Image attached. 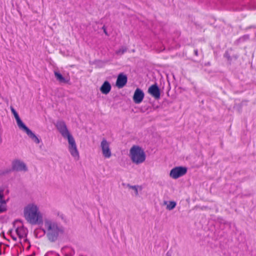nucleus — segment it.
Masks as SVG:
<instances>
[{"label":"nucleus","mask_w":256,"mask_h":256,"mask_svg":"<svg viewBox=\"0 0 256 256\" xmlns=\"http://www.w3.org/2000/svg\"><path fill=\"white\" fill-rule=\"evenodd\" d=\"M56 126L62 136L64 138H67L68 142V148L70 154L75 160H78L80 158V155L75 140L68 130L66 123L64 121H58Z\"/></svg>","instance_id":"nucleus-1"},{"label":"nucleus","mask_w":256,"mask_h":256,"mask_svg":"<svg viewBox=\"0 0 256 256\" xmlns=\"http://www.w3.org/2000/svg\"><path fill=\"white\" fill-rule=\"evenodd\" d=\"M44 225L46 229L44 232L50 242H55L58 239L59 236L64 232L63 226L53 220L45 218Z\"/></svg>","instance_id":"nucleus-2"},{"label":"nucleus","mask_w":256,"mask_h":256,"mask_svg":"<svg viewBox=\"0 0 256 256\" xmlns=\"http://www.w3.org/2000/svg\"><path fill=\"white\" fill-rule=\"evenodd\" d=\"M24 214L26 220L30 224H42V216L36 205L34 204H28L24 208Z\"/></svg>","instance_id":"nucleus-3"},{"label":"nucleus","mask_w":256,"mask_h":256,"mask_svg":"<svg viewBox=\"0 0 256 256\" xmlns=\"http://www.w3.org/2000/svg\"><path fill=\"white\" fill-rule=\"evenodd\" d=\"M130 156L132 162L136 164L142 163L146 158L144 150L138 146H134L130 148Z\"/></svg>","instance_id":"nucleus-4"},{"label":"nucleus","mask_w":256,"mask_h":256,"mask_svg":"<svg viewBox=\"0 0 256 256\" xmlns=\"http://www.w3.org/2000/svg\"><path fill=\"white\" fill-rule=\"evenodd\" d=\"M188 169L184 166H176L173 168L170 172V176L174 179H177L184 176L187 172Z\"/></svg>","instance_id":"nucleus-5"},{"label":"nucleus","mask_w":256,"mask_h":256,"mask_svg":"<svg viewBox=\"0 0 256 256\" xmlns=\"http://www.w3.org/2000/svg\"><path fill=\"white\" fill-rule=\"evenodd\" d=\"M100 148L103 156L106 158H110L112 156L110 149V143L104 138L100 142Z\"/></svg>","instance_id":"nucleus-6"},{"label":"nucleus","mask_w":256,"mask_h":256,"mask_svg":"<svg viewBox=\"0 0 256 256\" xmlns=\"http://www.w3.org/2000/svg\"><path fill=\"white\" fill-rule=\"evenodd\" d=\"M12 170L16 172H26L28 170V168L23 162L16 160H14L12 162Z\"/></svg>","instance_id":"nucleus-7"},{"label":"nucleus","mask_w":256,"mask_h":256,"mask_svg":"<svg viewBox=\"0 0 256 256\" xmlns=\"http://www.w3.org/2000/svg\"><path fill=\"white\" fill-rule=\"evenodd\" d=\"M148 92L156 100L160 98V90L156 84H152L148 88Z\"/></svg>","instance_id":"nucleus-8"},{"label":"nucleus","mask_w":256,"mask_h":256,"mask_svg":"<svg viewBox=\"0 0 256 256\" xmlns=\"http://www.w3.org/2000/svg\"><path fill=\"white\" fill-rule=\"evenodd\" d=\"M144 96V94L143 91L141 89L137 88L133 96V100L136 104H140L142 101Z\"/></svg>","instance_id":"nucleus-9"},{"label":"nucleus","mask_w":256,"mask_h":256,"mask_svg":"<svg viewBox=\"0 0 256 256\" xmlns=\"http://www.w3.org/2000/svg\"><path fill=\"white\" fill-rule=\"evenodd\" d=\"M127 82V76L122 73H120L118 76L116 82V86L118 88H122L126 84Z\"/></svg>","instance_id":"nucleus-10"},{"label":"nucleus","mask_w":256,"mask_h":256,"mask_svg":"<svg viewBox=\"0 0 256 256\" xmlns=\"http://www.w3.org/2000/svg\"><path fill=\"white\" fill-rule=\"evenodd\" d=\"M8 200H4V190H0V214L6 212L8 210L6 203Z\"/></svg>","instance_id":"nucleus-11"},{"label":"nucleus","mask_w":256,"mask_h":256,"mask_svg":"<svg viewBox=\"0 0 256 256\" xmlns=\"http://www.w3.org/2000/svg\"><path fill=\"white\" fill-rule=\"evenodd\" d=\"M111 88L112 86L110 83L108 81L106 80L100 86V91L102 94H107L110 92Z\"/></svg>","instance_id":"nucleus-12"},{"label":"nucleus","mask_w":256,"mask_h":256,"mask_svg":"<svg viewBox=\"0 0 256 256\" xmlns=\"http://www.w3.org/2000/svg\"><path fill=\"white\" fill-rule=\"evenodd\" d=\"M54 74L56 80L60 83L66 84L68 82V80H66L59 72L54 71Z\"/></svg>","instance_id":"nucleus-13"},{"label":"nucleus","mask_w":256,"mask_h":256,"mask_svg":"<svg viewBox=\"0 0 256 256\" xmlns=\"http://www.w3.org/2000/svg\"><path fill=\"white\" fill-rule=\"evenodd\" d=\"M16 232L20 238H24L26 235V230L23 226L18 227Z\"/></svg>","instance_id":"nucleus-14"},{"label":"nucleus","mask_w":256,"mask_h":256,"mask_svg":"<svg viewBox=\"0 0 256 256\" xmlns=\"http://www.w3.org/2000/svg\"><path fill=\"white\" fill-rule=\"evenodd\" d=\"M28 136L36 144L40 142V140L36 134L30 130L27 132Z\"/></svg>","instance_id":"nucleus-15"},{"label":"nucleus","mask_w":256,"mask_h":256,"mask_svg":"<svg viewBox=\"0 0 256 256\" xmlns=\"http://www.w3.org/2000/svg\"><path fill=\"white\" fill-rule=\"evenodd\" d=\"M16 121L20 128L22 129L26 133L30 130L24 124L20 118L16 120Z\"/></svg>","instance_id":"nucleus-16"},{"label":"nucleus","mask_w":256,"mask_h":256,"mask_svg":"<svg viewBox=\"0 0 256 256\" xmlns=\"http://www.w3.org/2000/svg\"><path fill=\"white\" fill-rule=\"evenodd\" d=\"M126 186L129 188L133 190L136 196L138 195V188H140V190H142V188L138 186H131L130 184H126Z\"/></svg>","instance_id":"nucleus-17"},{"label":"nucleus","mask_w":256,"mask_h":256,"mask_svg":"<svg viewBox=\"0 0 256 256\" xmlns=\"http://www.w3.org/2000/svg\"><path fill=\"white\" fill-rule=\"evenodd\" d=\"M128 48L126 46H122L120 49L116 50V54L117 55L122 56L127 51Z\"/></svg>","instance_id":"nucleus-18"},{"label":"nucleus","mask_w":256,"mask_h":256,"mask_svg":"<svg viewBox=\"0 0 256 256\" xmlns=\"http://www.w3.org/2000/svg\"><path fill=\"white\" fill-rule=\"evenodd\" d=\"M176 204L174 201H170L169 202V204L166 206V209L170 210H173L176 206Z\"/></svg>","instance_id":"nucleus-19"},{"label":"nucleus","mask_w":256,"mask_h":256,"mask_svg":"<svg viewBox=\"0 0 256 256\" xmlns=\"http://www.w3.org/2000/svg\"><path fill=\"white\" fill-rule=\"evenodd\" d=\"M11 110L12 113L13 114L16 120H18V118H20L18 112H16V110L14 108L11 107Z\"/></svg>","instance_id":"nucleus-20"},{"label":"nucleus","mask_w":256,"mask_h":256,"mask_svg":"<svg viewBox=\"0 0 256 256\" xmlns=\"http://www.w3.org/2000/svg\"><path fill=\"white\" fill-rule=\"evenodd\" d=\"M240 39L242 40H247L249 39V35H248V34L244 35L243 36H242V38H240Z\"/></svg>","instance_id":"nucleus-21"},{"label":"nucleus","mask_w":256,"mask_h":256,"mask_svg":"<svg viewBox=\"0 0 256 256\" xmlns=\"http://www.w3.org/2000/svg\"><path fill=\"white\" fill-rule=\"evenodd\" d=\"M224 56L226 57V58H228V60H231V58H230V56L228 54V52H226L225 54H224Z\"/></svg>","instance_id":"nucleus-22"},{"label":"nucleus","mask_w":256,"mask_h":256,"mask_svg":"<svg viewBox=\"0 0 256 256\" xmlns=\"http://www.w3.org/2000/svg\"><path fill=\"white\" fill-rule=\"evenodd\" d=\"M73 254H66L64 256H73L75 253L74 250H72Z\"/></svg>","instance_id":"nucleus-23"},{"label":"nucleus","mask_w":256,"mask_h":256,"mask_svg":"<svg viewBox=\"0 0 256 256\" xmlns=\"http://www.w3.org/2000/svg\"><path fill=\"white\" fill-rule=\"evenodd\" d=\"M194 54L196 56H198V50L196 49V50H194Z\"/></svg>","instance_id":"nucleus-24"},{"label":"nucleus","mask_w":256,"mask_h":256,"mask_svg":"<svg viewBox=\"0 0 256 256\" xmlns=\"http://www.w3.org/2000/svg\"><path fill=\"white\" fill-rule=\"evenodd\" d=\"M104 32L106 34H107V32H106L105 29H104Z\"/></svg>","instance_id":"nucleus-25"},{"label":"nucleus","mask_w":256,"mask_h":256,"mask_svg":"<svg viewBox=\"0 0 256 256\" xmlns=\"http://www.w3.org/2000/svg\"><path fill=\"white\" fill-rule=\"evenodd\" d=\"M167 204V202H166V201H164V204Z\"/></svg>","instance_id":"nucleus-26"},{"label":"nucleus","mask_w":256,"mask_h":256,"mask_svg":"<svg viewBox=\"0 0 256 256\" xmlns=\"http://www.w3.org/2000/svg\"><path fill=\"white\" fill-rule=\"evenodd\" d=\"M12 238H13L14 240H16V238H14V237H12Z\"/></svg>","instance_id":"nucleus-27"},{"label":"nucleus","mask_w":256,"mask_h":256,"mask_svg":"<svg viewBox=\"0 0 256 256\" xmlns=\"http://www.w3.org/2000/svg\"><path fill=\"white\" fill-rule=\"evenodd\" d=\"M74 250L73 248H72V252H70V254H73V250Z\"/></svg>","instance_id":"nucleus-28"}]
</instances>
